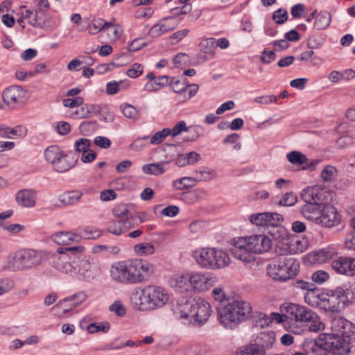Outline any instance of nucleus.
Masks as SVG:
<instances>
[{
  "instance_id": "nucleus-1",
  "label": "nucleus",
  "mask_w": 355,
  "mask_h": 355,
  "mask_svg": "<svg viewBox=\"0 0 355 355\" xmlns=\"http://www.w3.org/2000/svg\"><path fill=\"white\" fill-rule=\"evenodd\" d=\"M249 220L257 226L263 227L268 235L258 234L239 238L231 250L235 258L249 263L252 260L250 253L261 254L268 251L272 246V239L279 243L288 241V232L281 225L284 220L281 214L275 212L258 213L250 215Z\"/></svg>"
},
{
  "instance_id": "nucleus-2",
  "label": "nucleus",
  "mask_w": 355,
  "mask_h": 355,
  "mask_svg": "<svg viewBox=\"0 0 355 355\" xmlns=\"http://www.w3.org/2000/svg\"><path fill=\"white\" fill-rule=\"evenodd\" d=\"M333 334H321L314 338L312 354L327 355L331 352L336 355L347 354L355 346V326L343 318H334L331 322Z\"/></svg>"
},
{
  "instance_id": "nucleus-3",
  "label": "nucleus",
  "mask_w": 355,
  "mask_h": 355,
  "mask_svg": "<svg viewBox=\"0 0 355 355\" xmlns=\"http://www.w3.org/2000/svg\"><path fill=\"white\" fill-rule=\"evenodd\" d=\"M334 193L326 187L312 186V222L327 228L338 225L341 216L330 202Z\"/></svg>"
},
{
  "instance_id": "nucleus-4",
  "label": "nucleus",
  "mask_w": 355,
  "mask_h": 355,
  "mask_svg": "<svg viewBox=\"0 0 355 355\" xmlns=\"http://www.w3.org/2000/svg\"><path fill=\"white\" fill-rule=\"evenodd\" d=\"M354 301L355 286L349 283L329 290L326 295H322L312 288V306L318 307L326 311L340 312Z\"/></svg>"
},
{
  "instance_id": "nucleus-5",
  "label": "nucleus",
  "mask_w": 355,
  "mask_h": 355,
  "mask_svg": "<svg viewBox=\"0 0 355 355\" xmlns=\"http://www.w3.org/2000/svg\"><path fill=\"white\" fill-rule=\"evenodd\" d=\"M110 272L114 281L135 284L146 282L153 272V267L146 261L134 259L113 264Z\"/></svg>"
},
{
  "instance_id": "nucleus-6",
  "label": "nucleus",
  "mask_w": 355,
  "mask_h": 355,
  "mask_svg": "<svg viewBox=\"0 0 355 355\" xmlns=\"http://www.w3.org/2000/svg\"><path fill=\"white\" fill-rule=\"evenodd\" d=\"M279 249V257L268 265V275L273 279L286 282L295 277L299 271V262L291 255L292 250L286 248L284 252Z\"/></svg>"
},
{
  "instance_id": "nucleus-7",
  "label": "nucleus",
  "mask_w": 355,
  "mask_h": 355,
  "mask_svg": "<svg viewBox=\"0 0 355 355\" xmlns=\"http://www.w3.org/2000/svg\"><path fill=\"white\" fill-rule=\"evenodd\" d=\"M218 319L225 328L233 329L246 320L252 313L250 303L243 300H233L227 304L216 307Z\"/></svg>"
},
{
  "instance_id": "nucleus-8",
  "label": "nucleus",
  "mask_w": 355,
  "mask_h": 355,
  "mask_svg": "<svg viewBox=\"0 0 355 355\" xmlns=\"http://www.w3.org/2000/svg\"><path fill=\"white\" fill-rule=\"evenodd\" d=\"M135 304L141 311L152 310L163 306L168 301V295L159 286H148L135 294Z\"/></svg>"
},
{
  "instance_id": "nucleus-9",
  "label": "nucleus",
  "mask_w": 355,
  "mask_h": 355,
  "mask_svg": "<svg viewBox=\"0 0 355 355\" xmlns=\"http://www.w3.org/2000/svg\"><path fill=\"white\" fill-rule=\"evenodd\" d=\"M196 262L207 269H218L228 266L230 257L221 250L214 248H204L196 250L193 253Z\"/></svg>"
},
{
  "instance_id": "nucleus-10",
  "label": "nucleus",
  "mask_w": 355,
  "mask_h": 355,
  "mask_svg": "<svg viewBox=\"0 0 355 355\" xmlns=\"http://www.w3.org/2000/svg\"><path fill=\"white\" fill-rule=\"evenodd\" d=\"M85 250L83 245L59 248L51 257V266L62 272L73 275L78 254L83 253Z\"/></svg>"
},
{
  "instance_id": "nucleus-11",
  "label": "nucleus",
  "mask_w": 355,
  "mask_h": 355,
  "mask_svg": "<svg viewBox=\"0 0 355 355\" xmlns=\"http://www.w3.org/2000/svg\"><path fill=\"white\" fill-rule=\"evenodd\" d=\"M44 157L58 173H64L74 167L78 158L75 157L73 151H62L57 145L47 147L44 150Z\"/></svg>"
},
{
  "instance_id": "nucleus-12",
  "label": "nucleus",
  "mask_w": 355,
  "mask_h": 355,
  "mask_svg": "<svg viewBox=\"0 0 355 355\" xmlns=\"http://www.w3.org/2000/svg\"><path fill=\"white\" fill-rule=\"evenodd\" d=\"M76 262L73 275H77L80 279L83 280L91 281L101 272L98 261L94 258L84 255L83 253L78 254V258L76 259Z\"/></svg>"
},
{
  "instance_id": "nucleus-13",
  "label": "nucleus",
  "mask_w": 355,
  "mask_h": 355,
  "mask_svg": "<svg viewBox=\"0 0 355 355\" xmlns=\"http://www.w3.org/2000/svg\"><path fill=\"white\" fill-rule=\"evenodd\" d=\"M43 261L42 251L33 249H21L14 257V263L18 270H26L37 266Z\"/></svg>"
},
{
  "instance_id": "nucleus-14",
  "label": "nucleus",
  "mask_w": 355,
  "mask_h": 355,
  "mask_svg": "<svg viewBox=\"0 0 355 355\" xmlns=\"http://www.w3.org/2000/svg\"><path fill=\"white\" fill-rule=\"evenodd\" d=\"M43 8H36L35 12L30 10H26L23 16L28 19V24L33 27L47 29L55 26V21L48 12Z\"/></svg>"
},
{
  "instance_id": "nucleus-15",
  "label": "nucleus",
  "mask_w": 355,
  "mask_h": 355,
  "mask_svg": "<svg viewBox=\"0 0 355 355\" xmlns=\"http://www.w3.org/2000/svg\"><path fill=\"white\" fill-rule=\"evenodd\" d=\"M3 102L12 108L24 104L27 100V92L22 87L11 85L2 93Z\"/></svg>"
},
{
  "instance_id": "nucleus-16",
  "label": "nucleus",
  "mask_w": 355,
  "mask_h": 355,
  "mask_svg": "<svg viewBox=\"0 0 355 355\" xmlns=\"http://www.w3.org/2000/svg\"><path fill=\"white\" fill-rule=\"evenodd\" d=\"M280 309L288 315V319L300 322L311 320V312L303 306L285 302L281 305Z\"/></svg>"
},
{
  "instance_id": "nucleus-17",
  "label": "nucleus",
  "mask_w": 355,
  "mask_h": 355,
  "mask_svg": "<svg viewBox=\"0 0 355 355\" xmlns=\"http://www.w3.org/2000/svg\"><path fill=\"white\" fill-rule=\"evenodd\" d=\"M191 291L202 292L209 289L215 283V278L202 272L189 273Z\"/></svg>"
},
{
  "instance_id": "nucleus-18",
  "label": "nucleus",
  "mask_w": 355,
  "mask_h": 355,
  "mask_svg": "<svg viewBox=\"0 0 355 355\" xmlns=\"http://www.w3.org/2000/svg\"><path fill=\"white\" fill-rule=\"evenodd\" d=\"M192 318L199 324H204L209 319L211 311L210 304L201 297L194 298Z\"/></svg>"
},
{
  "instance_id": "nucleus-19",
  "label": "nucleus",
  "mask_w": 355,
  "mask_h": 355,
  "mask_svg": "<svg viewBox=\"0 0 355 355\" xmlns=\"http://www.w3.org/2000/svg\"><path fill=\"white\" fill-rule=\"evenodd\" d=\"M178 22L174 17H166L160 19L148 31V35L153 37H158L162 35L173 31L178 26Z\"/></svg>"
},
{
  "instance_id": "nucleus-20",
  "label": "nucleus",
  "mask_w": 355,
  "mask_h": 355,
  "mask_svg": "<svg viewBox=\"0 0 355 355\" xmlns=\"http://www.w3.org/2000/svg\"><path fill=\"white\" fill-rule=\"evenodd\" d=\"M194 299H187L182 297L178 300L173 306V313L178 319L188 320L192 318L193 310L194 308Z\"/></svg>"
},
{
  "instance_id": "nucleus-21",
  "label": "nucleus",
  "mask_w": 355,
  "mask_h": 355,
  "mask_svg": "<svg viewBox=\"0 0 355 355\" xmlns=\"http://www.w3.org/2000/svg\"><path fill=\"white\" fill-rule=\"evenodd\" d=\"M87 295L83 292H78L60 300L55 306L60 309L63 314L73 310L77 306L86 300Z\"/></svg>"
},
{
  "instance_id": "nucleus-22",
  "label": "nucleus",
  "mask_w": 355,
  "mask_h": 355,
  "mask_svg": "<svg viewBox=\"0 0 355 355\" xmlns=\"http://www.w3.org/2000/svg\"><path fill=\"white\" fill-rule=\"evenodd\" d=\"M332 268L338 273L347 276L355 275V259L340 257L334 260Z\"/></svg>"
},
{
  "instance_id": "nucleus-23",
  "label": "nucleus",
  "mask_w": 355,
  "mask_h": 355,
  "mask_svg": "<svg viewBox=\"0 0 355 355\" xmlns=\"http://www.w3.org/2000/svg\"><path fill=\"white\" fill-rule=\"evenodd\" d=\"M336 248L333 246L315 250L312 252V264L326 263L337 255Z\"/></svg>"
},
{
  "instance_id": "nucleus-24",
  "label": "nucleus",
  "mask_w": 355,
  "mask_h": 355,
  "mask_svg": "<svg viewBox=\"0 0 355 355\" xmlns=\"http://www.w3.org/2000/svg\"><path fill=\"white\" fill-rule=\"evenodd\" d=\"M15 198L18 205L24 207H33L36 203V193L33 189L19 191Z\"/></svg>"
},
{
  "instance_id": "nucleus-25",
  "label": "nucleus",
  "mask_w": 355,
  "mask_h": 355,
  "mask_svg": "<svg viewBox=\"0 0 355 355\" xmlns=\"http://www.w3.org/2000/svg\"><path fill=\"white\" fill-rule=\"evenodd\" d=\"M133 226L134 224L130 220H114L108 223L107 229L108 232L120 236Z\"/></svg>"
},
{
  "instance_id": "nucleus-26",
  "label": "nucleus",
  "mask_w": 355,
  "mask_h": 355,
  "mask_svg": "<svg viewBox=\"0 0 355 355\" xmlns=\"http://www.w3.org/2000/svg\"><path fill=\"white\" fill-rule=\"evenodd\" d=\"M275 342V334L273 331H270L261 333L252 343L262 349L263 352L268 353V350L272 347Z\"/></svg>"
},
{
  "instance_id": "nucleus-27",
  "label": "nucleus",
  "mask_w": 355,
  "mask_h": 355,
  "mask_svg": "<svg viewBox=\"0 0 355 355\" xmlns=\"http://www.w3.org/2000/svg\"><path fill=\"white\" fill-rule=\"evenodd\" d=\"M113 214L117 218H125L124 220H130L132 222L136 216L134 205L131 204H119L112 209Z\"/></svg>"
},
{
  "instance_id": "nucleus-28",
  "label": "nucleus",
  "mask_w": 355,
  "mask_h": 355,
  "mask_svg": "<svg viewBox=\"0 0 355 355\" xmlns=\"http://www.w3.org/2000/svg\"><path fill=\"white\" fill-rule=\"evenodd\" d=\"M53 240L58 245H69L72 242H78L82 239L79 233L72 232H58L52 235Z\"/></svg>"
},
{
  "instance_id": "nucleus-29",
  "label": "nucleus",
  "mask_w": 355,
  "mask_h": 355,
  "mask_svg": "<svg viewBox=\"0 0 355 355\" xmlns=\"http://www.w3.org/2000/svg\"><path fill=\"white\" fill-rule=\"evenodd\" d=\"M99 105L85 104L75 112V114L80 119H88L97 115L100 112Z\"/></svg>"
},
{
  "instance_id": "nucleus-30",
  "label": "nucleus",
  "mask_w": 355,
  "mask_h": 355,
  "mask_svg": "<svg viewBox=\"0 0 355 355\" xmlns=\"http://www.w3.org/2000/svg\"><path fill=\"white\" fill-rule=\"evenodd\" d=\"M172 286L181 293L191 291L189 283V273L175 277L171 281Z\"/></svg>"
},
{
  "instance_id": "nucleus-31",
  "label": "nucleus",
  "mask_w": 355,
  "mask_h": 355,
  "mask_svg": "<svg viewBox=\"0 0 355 355\" xmlns=\"http://www.w3.org/2000/svg\"><path fill=\"white\" fill-rule=\"evenodd\" d=\"M316 11L312 12V19H315L314 26L322 30L327 28L331 22V15L327 11H322L315 17Z\"/></svg>"
},
{
  "instance_id": "nucleus-32",
  "label": "nucleus",
  "mask_w": 355,
  "mask_h": 355,
  "mask_svg": "<svg viewBox=\"0 0 355 355\" xmlns=\"http://www.w3.org/2000/svg\"><path fill=\"white\" fill-rule=\"evenodd\" d=\"M83 196L82 192L79 191H67L62 194L59 200L60 202L67 206L77 204Z\"/></svg>"
},
{
  "instance_id": "nucleus-33",
  "label": "nucleus",
  "mask_w": 355,
  "mask_h": 355,
  "mask_svg": "<svg viewBox=\"0 0 355 355\" xmlns=\"http://www.w3.org/2000/svg\"><path fill=\"white\" fill-rule=\"evenodd\" d=\"M107 26H105L106 29H105V33H107L108 37L114 41L119 39L123 31L121 26L114 23V21H107Z\"/></svg>"
},
{
  "instance_id": "nucleus-34",
  "label": "nucleus",
  "mask_w": 355,
  "mask_h": 355,
  "mask_svg": "<svg viewBox=\"0 0 355 355\" xmlns=\"http://www.w3.org/2000/svg\"><path fill=\"white\" fill-rule=\"evenodd\" d=\"M237 355H268L262 349L252 343L240 347L236 352Z\"/></svg>"
},
{
  "instance_id": "nucleus-35",
  "label": "nucleus",
  "mask_w": 355,
  "mask_h": 355,
  "mask_svg": "<svg viewBox=\"0 0 355 355\" xmlns=\"http://www.w3.org/2000/svg\"><path fill=\"white\" fill-rule=\"evenodd\" d=\"M165 164L160 162L145 164L142 166V171L146 174L159 175L165 172Z\"/></svg>"
},
{
  "instance_id": "nucleus-36",
  "label": "nucleus",
  "mask_w": 355,
  "mask_h": 355,
  "mask_svg": "<svg viewBox=\"0 0 355 355\" xmlns=\"http://www.w3.org/2000/svg\"><path fill=\"white\" fill-rule=\"evenodd\" d=\"M171 79V78L166 76H160L157 77L155 82L147 83L145 85V89L148 92L156 91L159 89V87H164L169 85V80Z\"/></svg>"
},
{
  "instance_id": "nucleus-37",
  "label": "nucleus",
  "mask_w": 355,
  "mask_h": 355,
  "mask_svg": "<svg viewBox=\"0 0 355 355\" xmlns=\"http://www.w3.org/2000/svg\"><path fill=\"white\" fill-rule=\"evenodd\" d=\"M196 184V180L193 178L183 177L178 179L173 182V187L177 190H184L193 187Z\"/></svg>"
},
{
  "instance_id": "nucleus-38",
  "label": "nucleus",
  "mask_w": 355,
  "mask_h": 355,
  "mask_svg": "<svg viewBox=\"0 0 355 355\" xmlns=\"http://www.w3.org/2000/svg\"><path fill=\"white\" fill-rule=\"evenodd\" d=\"M107 21L102 18L94 19L88 26V32L90 35H96L99 32H104L106 29Z\"/></svg>"
},
{
  "instance_id": "nucleus-39",
  "label": "nucleus",
  "mask_w": 355,
  "mask_h": 355,
  "mask_svg": "<svg viewBox=\"0 0 355 355\" xmlns=\"http://www.w3.org/2000/svg\"><path fill=\"white\" fill-rule=\"evenodd\" d=\"M338 171L335 166L331 165L326 166L320 173V178L323 182H331L336 178Z\"/></svg>"
},
{
  "instance_id": "nucleus-40",
  "label": "nucleus",
  "mask_w": 355,
  "mask_h": 355,
  "mask_svg": "<svg viewBox=\"0 0 355 355\" xmlns=\"http://www.w3.org/2000/svg\"><path fill=\"white\" fill-rule=\"evenodd\" d=\"M289 162L295 165H302L307 162L308 159L305 155L300 151H291L286 155Z\"/></svg>"
},
{
  "instance_id": "nucleus-41",
  "label": "nucleus",
  "mask_w": 355,
  "mask_h": 355,
  "mask_svg": "<svg viewBox=\"0 0 355 355\" xmlns=\"http://www.w3.org/2000/svg\"><path fill=\"white\" fill-rule=\"evenodd\" d=\"M196 177L194 178L197 181H209L212 180L216 176V173L213 170H208L207 168H203L195 171Z\"/></svg>"
},
{
  "instance_id": "nucleus-42",
  "label": "nucleus",
  "mask_w": 355,
  "mask_h": 355,
  "mask_svg": "<svg viewBox=\"0 0 355 355\" xmlns=\"http://www.w3.org/2000/svg\"><path fill=\"white\" fill-rule=\"evenodd\" d=\"M110 329V324L108 322H94L87 327V330L89 334H95L99 331L107 333Z\"/></svg>"
},
{
  "instance_id": "nucleus-43",
  "label": "nucleus",
  "mask_w": 355,
  "mask_h": 355,
  "mask_svg": "<svg viewBox=\"0 0 355 355\" xmlns=\"http://www.w3.org/2000/svg\"><path fill=\"white\" fill-rule=\"evenodd\" d=\"M297 202V195L293 192L286 193L278 202V205L284 207H291Z\"/></svg>"
},
{
  "instance_id": "nucleus-44",
  "label": "nucleus",
  "mask_w": 355,
  "mask_h": 355,
  "mask_svg": "<svg viewBox=\"0 0 355 355\" xmlns=\"http://www.w3.org/2000/svg\"><path fill=\"white\" fill-rule=\"evenodd\" d=\"M200 47L201 51L209 55H214L215 46V39L214 38H207L206 40H202L200 43Z\"/></svg>"
},
{
  "instance_id": "nucleus-45",
  "label": "nucleus",
  "mask_w": 355,
  "mask_h": 355,
  "mask_svg": "<svg viewBox=\"0 0 355 355\" xmlns=\"http://www.w3.org/2000/svg\"><path fill=\"white\" fill-rule=\"evenodd\" d=\"M134 250L137 254H152L155 252L153 245L148 243H141L135 245Z\"/></svg>"
},
{
  "instance_id": "nucleus-46",
  "label": "nucleus",
  "mask_w": 355,
  "mask_h": 355,
  "mask_svg": "<svg viewBox=\"0 0 355 355\" xmlns=\"http://www.w3.org/2000/svg\"><path fill=\"white\" fill-rule=\"evenodd\" d=\"M169 128H166L160 131L155 132L150 138V143L153 145H158L161 144L166 137L170 135Z\"/></svg>"
},
{
  "instance_id": "nucleus-47",
  "label": "nucleus",
  "mask_w": 355,
  "mask_h": 355,
  "mask_svg": "<svg viewBox=\"0 0 355 355\" xmlns=\"http://www.w3.org/2000/svg\"><path fill=\"white\" fill-rule=\"evenodd\" d=\"M91 146V142L89 139L86 138H80L76 141L74 144V148L76 152L78 153H87V151L89 149Z\"/></svg>"
},
{
  "instance_id": "nucleus-48",
  "label": "nucleus",
  "mask_w": 355,
  "mask_h": 355,
  "mask_svg": "<svg viewBox=\"0 0 355 355\" xmlns=\"http://www.w3.org/2000/svg\"><path fill=\"white\" fill-rule=\"evenodd\" d=\"M272 19L277 24H282L288 19V12L286 9L279 8L272 14Z\"/></svg>"
},
{
  "instance_id": "nucleus-49",
  "label": "nucleus",
  "mask_w": 355,
  "mask_h": 355,
  "mask_svg": "<svg viewBox=\"0 0 355 355\" xmlns=\"http://www.w3.org/2000/svg\"><path fill=\"white\" fill-rule=\"evenodd\" d=\"M169 85L175 93L182 94L187 92V87L184 83L181 82L175 78H171Z\"/></svg>"
},
{
  "instance_id": "nucleus-50",
  "label": "nucleus",
  "mask_w": 355,
  "mask_h": 355,
  "mask_svg": "<svg viewBox=\"0 0 355 355\" xmlns=\"http://www.w3.org/2000/svg\"><path fill=\"white\" fill-rule=\"evenodd\" d=\"M329 278L328 272L324 270H319L312 274V281L318 284H322Z\"/></svg>"
},
{
  "instance_id": "nucleus-51",
  "label": "nucleus",
  "mask_w": 355,
  "mask_h": 355,
  "mask_svg": "<svg viewBox=\"0 0 355 355\" xmlns=\"http://www.w3.org/2000/svg\"><path fill=\"white\" fill-rule=\"evenodd\" d=\"M109 311L111 312H114L115 314L119 317L124 316L126 313L125 306L119 300L115 301L112 305H110L109 307Z\"/></svg>"
},
{
  "instance_id": "nucleus-52",
  "label": "nucleus",
  "mask_w": 355,
  "mask_h": 355,
  "mask_svg": "<svg viewBox=\"0 0 355 355\" xmlns=\"http://www.w3.org/2000/svg\"><path fill=\"white\" fill-rule=\"evenodd\" d=\"M121 110L123 115L129 119H135L137 115V110L136 108L129 104H125L121 105Z\"/></svg>"
},
{
  "instance_id": "nucleus-53",
  "label": "nucleus",
  "mask_w": 355,
  "mask_h": 355,
  "mask_svg": "<svg viewBox=\"0 0 355 355\" xmlns=\"http://www.w3.org/2000/svg\"><path fill=\"white\" fill-rule=\"evenodd\" d=\"M62 103L66 107L73 108L83 105L84 99L80 96H77L75 98H65L63 100Z\"/></svg>"
},
{
  "instance_id": "nucleus-54",
  "label": "nucleus",
  "mask_w": 355,
  "mask_h": 355,
  "mask_svg": "<svg viewBox=\"0 0 355 355\" xmlns=\"http://www.w3.org/2000/svg\"><path fill=\"white\" fill-rule=\"evenodd\" d=\"M143 66L139 63L133 64L131 67L127 71L126 74L130 78H137L143 73Z\"/></svg>"
},
{
  "instance_id": "nucleus-55",
  "label": "nucleus",
  "mask_w": 355,
  "mask_h": 355,
  "mask_svg": "<svg viewBox=\"0 0 355 355\" xmlns=\"http://www.w3.org/2000/svg\"><path fill=\"white\" fill-rule=\"evenodd\" d=\"M198 126H189L187 128V132H189V135L186 136L184 138V141H195L200 137V134L198 131Z\"/></svg>"
},
{
  "instance_id": "nucleus-56",
  "label": "nucleus",
  "mask_w": 355,
  "mask_h": 355,
  "mask_svg": "<svg viewBox=\"0 0 355 355\" xmlns=\"http://www.w3.org/2000/svg\"><path fill=\"white\" fill-rule=\"evenodd\" d=\"M212 296L215 300L219 302L217 306H220L221 304H225V303L227 300L222 288H215L212 291Z\"/></svg>"
},
{
  "instance_id": "nucleus-57",
  "label": "nucleus",
  "mask_w": 355,
  "mask_h": 355,
  "mask_svg": "<svg viewBox=\"0 0 355 355\" xmlns=\"http://www.w3.org/2000/svg\"><path fill=\"white\" fill-rule=\"evenodd\" d=\"M185 353L186 355H204L205 350L202 345L193 344L187 347Z\"/></svg>"
},
{
  "instance_id": "nucleus-58",
  "label": "nucleus",
  "mask_w": 355,
  "mask_h": 355,
  "mask_svg": "<svg viewBox=\"0 0 355 355\" xmlns=\"http://www.w3.org/2000/svg\"><path fill=\"white\" fill-rule=\"evenodd\" d=\"M188 127H187L186 122L184 121H179L172 129L169 128L170 135L172 137H176L179 135L183 131H187Z\"/></svg>"
},
{
  "instance_id": "nucleus-59",
  "label": "nucleus",
  "mask_w": 355,
  "mask_h": 355,
  "mask_svg": "<svg viewBox=\"0 0 355 355\" xmlns=\"http://www.w3.org/2000/svg\"><path fill=\"white\" fill-rule=\"evenodd\" d=\"M296 286L303 290H306L307 292L304 295L305 302L308 304H311V297L309 295V291H311V284L309 282H304L303 280H299L296 283Z\"/></svg>"
},
{
  "instance_id": "nucleus-60",
  "label": "nucleus",
  "mask_w": 355,
  "mask_h": 355,
  "mask_svg": "<svg viewBox=\"0 0 355 355\" xmlns=\"http://www.w3.org/2000/svg\"><path fill=\"white\" fill-rule=\"evenodd\" d=\"M324 329V324L318 318V315L312 311V332H318Z\"/></svg>"
},
{
  "instance_id": "nucleus-61",
  "label": "nucleus",
  "mask_w": 355,
  "mask_h": 355,
  "mask_svg": "<svg viewBox=\"0 0 355 355\" xmlns=\"http://www.w3.org/2000/svg\"><path fill=\"white\" fill-rule=\"evenodd\" d=\"M191 11V6L189 3H185L182 7H176L171 9V12L173 16H178L181 15H186Z\"/></svg>"
},
{
  "instance_id": "nucleus-62",
  "label": "nucleus",
  "mask_w": 355,
  "mask_h": 355,
  "mask_svg": "<svg viewBox=\"0 0 355 355\" xmlns=\"http://www.w3.org/2000/svg\"><path fill=\"white\" fill-rule=\"evenodd\" d=\"M94 143L95 145L105 149L110 148L112 144L110 139L103 136L96 137Z\"/></svg>"
},
{
  "instance_id": "nucleus-63",
  "label": "nucleus",
  "mask_w": 355,
  "mask_h": 355,
  "mask_svg": "<svg viewBox=\"0 0 355 355\" xmlns=\"http://www.w3.org/2000/svg\"><path fill=\"white\" fill-rule=\"evenodd\" d=\"M309 242L307 239L302 238V239H298L295 241V247L296 249L294 251L295 253H302L304 252L309 247Z\"/></svg>"
},
{
  "instance_id": "nucleus-64",
  "label": "nucleus",
  "mask_w": 355,
  "mask_h": 355,
  "mask_svg": "<svg viewBox=\"0 0 355 355\" xmlns=\"http://www.w3.org/2000/svg\"><path fill=\"white\" fill-rule=\"evenodd\" d=\"M276 58V54L273 51H267L264 49L260 57L261 60L264 64H270Z\"/></svg>"
}]
</instances>
